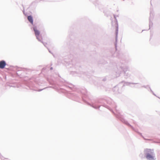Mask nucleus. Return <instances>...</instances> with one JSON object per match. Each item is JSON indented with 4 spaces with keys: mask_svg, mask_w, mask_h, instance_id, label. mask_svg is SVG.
<instances>
[{
    "mask_svg": "<svg viewBox=\"0 0 160 160\" xmlns=\"http://www.w3.org/2000/svg\"><path fill=\"white\" fill-rule=\"evenodd\" d=\"M2 160H4L3 158H2Z\"/></svg>",
    "mask_w": 160,
    "mask_h": 160,
    "instance_id": "obj_6",
    "label": "nucleus"
},
{
    "mask_svg": "<svg viewBox=\"0 0 160 160\" xmlns=\"http://www.w3.org/2000/svg\"><path fill=\"white\" fill-rule=\"evenodd\" d=\"M112 29L117 35L118 30V25L116 18H114V22L112 23Z\"/></svg>",
    "mask_w": 160,
    "mask_h": 160,
    "instance_id": "obj_1",
    "label": "nucleus"
},
{
    "mask_svg": "<svg viewBox=\"0 0 160 160\" xmlns=\"http://www.w3.org/2000/svg\"><path fill=\"white\" fill-rule=\"evenodd\" d=\"M28 19L29 22L32 24L33 23V21L32 17L31 16H28Z\"/></svg>",
    "mask_w": 160,
    "mask_h": 160,
    "instance_id": "obj_4",
    "label": "nucleus"
},
{
    "mask_svg": "<svg viewBox=\"0 0 160 160\" xmlns=\"http://www.w3.org/2000/svg\"><path fill=\"white\" fill-rule=\"evenodd\" d=\"M147 152H150V153H148L146 155V158L149 160H154V157L153 156V152H152V150L150 149H147L146 150Z\"/></svg>",
    "mask_w": 160,
    "mask_h": 160,
    "instance_id": "obj_2",
    "label": "nucleus"
},
{
    "mask_svg": "<svg viewBox=\"0 0 160 160\" xmlns=\"http://www.w3.org/2000/svg\"><path fill=\"white\" fill-rule=\"evenodd\" d=\"M34 30L36 36L37 37H38V36H39L40 34V32L39 31L36 29L35 28H34Z\"/></svg>",
    "mask_w": 160,
    "mask_h": 160,
    "instance_id": "obj_5",
    "label": "nucleus"
},
{
    "mask_svg": "<svg viewBox=\"0 0 160 160\" xmlns=\"http://www.w3.org/2000/svg\"><path fill=\"white\" fill-rule=\"evenodd\" d=\"M6 65V63L5 61H2L0 62V68H3Z\"/></svg>",
    "mask_w": 160,
    "mask_h": 160,
    "instance_id": "obj_3",
    "label": "nucleus"
}]
</instances>
